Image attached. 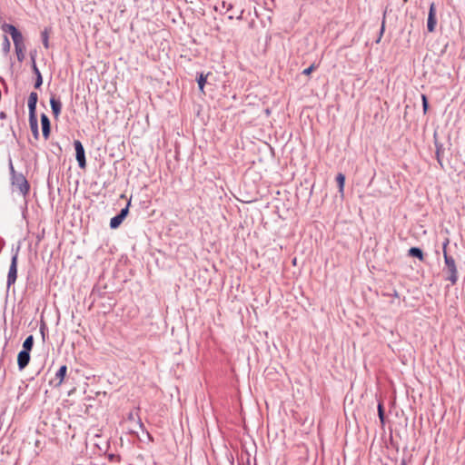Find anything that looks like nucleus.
<instances>
[{
  "label": "nucleus",
  "instance_id": "obj_1",
  "mask_svg": "<svg viewBox=\"0 0 465 465\" xmlns=\"http://www.w3.org/2000/svg\"><path fill=\"white\" fill-rule=\"evenodd\" d=\"M443 258L444 267L442 272L445 274V280L450 282V283L454 285L459 279L456 262L452 256L448 254V252H445V257Z\"/></svg>",
  "mask_w": 465,
  "mask_h": 465
},
{
  "label": "nucleus",
  "instance_id": "obj_2",
  "mask_svg": "<svg viewBox=\"0 0 465 465\" xmlns=\"http://www.w3.org/2000/svg\"><path fill=\"white\" fill-rule=\"evenodd\" d=\"M11 184L16 188L19 193L25 198L30 191V184L23 173L11 177Z\"/></svg>",
  "mask_w": 465,
  "mask_h": 465
},
{
  "label": "nucleus",
  "instance_id": "obj_3",
  "mask_svg": "<svg viewBox=\"0 0 465 465\" xmlns=\"http://www.w3.org/2000/svg\"><path fill=\"white\" fill-rule=\"evenodd\" d=\"M18 252H19V247L15 250L14 252L12 259H11V264L9 267L8 274H7V289L13 285L17 278V261H18Z\"/></svg>",
  "mask_w": 465,
  "mask_h": 465
},
{
  "label": "nucleus",
  "instance_id": "obj_4",
  "mask_svg": "<svg viewBox=\"0 0 465 465\" xmlns=\"http://www.w3.org/2000/svg\"><path fill=\"white\" fill-rule=\"evenodd\" d=\"M74 149H75V156L78 162V165L80 168H85L86 160H85V153L84 148L82 143L79 140H75L74 142Z\"/></svg>",
  "mask_w": 465,
  "mask_h": 465
},
{
  "label": "nucleus",
  "instance_id": "obj_5",
  "mask_svg": "<svg viewBox=\"0 0 465 465\" xmlns=\"http://www.w3.org/2000/svg\"><path fill=\"white\" fill-rule=\"evenodd\" d=\"M437 25V19H436V12H435V5L432 3L430 6L428 20H427V29L429 32H433L435 30Z\"/></svg>",
  "mask_w": 465,
  "mask_h": 465
},
{
  "label": "nucleus",
  "instance_id": "obj_6",
  "mask_svg": "<svg viewBox=\"0 0 465 465\" xmlns=\"http://www.w3.org/2000/svg\"><path fill=\"white\" fill-rule=\"evenodd\" d=\"M30 361V352L21 351L17 356V364L20 371L24 370Z\"/></svg>",
  "mask_w": 465,
  "mask_h": 465
},
{
  "label": "nucleus",
  "instance_id": "obj_7",
  "mask_svg": "<svg viewBox=\"0 0 465 465\" xmlns=\"http://www.w3.org/2000/svg\"><path fill=\"white\" fill-rule=\"evenodd\" d=\"M38 100V94L35 92H32L28 97V109L29 114H36V104Z\"/></svg>",
  "mask_w": 465,
  "mask_h": 465
},
{
  "label": "nucleus",
  "instance_id": "obj_8",
  "mask_svg": "<svg viewBox=\"0 0 465 465\" xmlns=\"http://www.w3.org/2000/svg\"><path fill=\"white\" fill-rule=\"evenodd\" d=\"M50 105L54 118H58L62 110L61 101L53 96L50 99Z\"/></svg>",
  "mask_w": 465,
  "mask_h": 465
},
{
  "label": "nucleus",
  "instance_id": "obj_9",
  "mask_svg": "<svg viewBox=\"0 0 465 465\" xmlns=\"http://www.w3.org/2000/svg\"><path fill=\"white\" fill-rule=\"evenodd\" d=\"M41 124H42V133L43 136L47 139L50 134V120L48 116L45 114L41 115Z\"/></svg>",
  "mask_w": 465,
  "mask_h": 465
},
{
  "label": "nucleus",
  "instance_id": "obj_10",
  "mask_svg": "<svg viewBox=\"0 0 465 465\" xmlns=\"http://www.w3.org/2000/svg\"><path fill=\"white\" fill-rule=\"evenodd\" d=\"M29 124L34 137L38 139L39 131L36 114H29Z\"/></svg>",
  "mask_w": 465,
  "mask_h": 465
},
{
  "label": "nucleus",
  "instance_id": "obj_11",
  "mask_svg": "<svg viewBox=\"0 0 465 465\" xmlns=\"http://www.w3.org/2000/svg\"><path fill=\"white\" fill-rule=\"evenodd\" d=\"M143 424L141 421L140 419H138L136 421L133 422L129 427V432L132 434H138V430H143Z\"/></svg>",
  "mask_w": 465,
  "mask_h": 465
},
{
  "label": "nucleus",
  "instance_id": "obj_12",
  "mask_svg": "<svg viewBox=\"0 0 465 465\" xmlns=\"http://www.w3.org/2000/svg\"><path fill=\"white\" fill-rule=\"evenodd\" d=\"M12 39L14 42L15 48L25 46L24 43L23 35L19 31H17L15 35L13 34Z\"/></svg>",
  "mask_w": 465,
  "mask_h": 465
},
{
  "label": "nucleus",
  "instance_id": "obj_13",
  "mask_svg": "<svg viewBox=\"0 0 465 465\" xmlns=\"http://www.w3.org/2000/svg\"><path fill=\"white\" fill-rule=\"evenodd\" d=\"M409 255L412 256V257H416L420 261H423V259H424L423 252L419 247H411L409 250Z\"/></svg>",
  "mask_w": 465,
  "mask_h": 465
},
{
  "label": "nucleus",
  "instance_id": "obj_14",
  "mask_svg": "<svg viewBox=\"0 0 465 465\" xmlns=\"http://www.w3.org/2000/svg\"><path fill=\"white\" fill-rule=\"evenodd\" d=\"M34 346V337L33 335H29L23 343V351H26L28 352L31 351Z\"/></svg>",
  "mask_w": 465,
  "mask_h": 465
},
{
  "label": "nucleus",
  "instance_id": "obj_15",
  "mask_svg": "<svg viewBox=\"0 0 465 465\" xmlns=\"http://www.w3.org/2000/svg\"><path fill=\"white\" fill-rule=\"evenodd\" d=\"M336 182L338 183L339 192L343 193L344 191V183H345V175L341 173H339L336 176Z\"/></svg>",
  "mask_w": 465,
  "mask_h": 465
},
{
  "label": "nucleus",
  "instance_id": "obj_16",
  "mask_svg": "<svg viewBox=\"0 0 465 465\" xmlns=\"http://www.w3.org/2000/svg\"><path fill=\"white\" fill-rule=\"evenodd\" d=\"M1 29L3 32L10 34L11 36L18 31L15 25L6 23L2 25Z\"/></svg>",
  "mask_w": 465,
  "mask_h": 465
},
{
  "label": "nucleus",
  "instance_id": "obj_17",
  "mask_svg": "<svg viewBox=\"0 0 465 465\" xmlns=\"http://www.w3.org/2000/svg\"><path fill=\"white\" fill-rule=\"evenodd\" d=\"M66 371H67V367L65 365L61 366L59 368V370L57 371L55 377H56V379L59 380V384H61L62 381H64V376L66 374Z\"/></svg>",
  "mask_w": 465,
  "mask_h": 465
},
{
  "label": "nucleus",
  "instance_id": "obj_18",
  "mask_svg": "<svg viewBox=\"0 0 465 465\" xmlns=\"http://www.w3.org/2000/svg\"><path fill=\"white\" fill-rule=\"evenodd\" d=\"M42 42L44 46L48 49L49 48V31L47 28H45L41 33Z\"/></svg>",
  "mask_w": 465,
  "mask_h": 465
},
{
  "label": "nucleus",
  "instance_id": "obj_19",
  "mask_svg": "<svg viewBox=\"0 0 465 465\" xmlns=\"http://www.w3.org/2000/svg\"><path fill=\"white\" fill-rule=\"evenodd\" d=\"M207 75H205L203 73H201L199 76L197 77V83L199 89L203 92L204 85L206 84Z\"/></svg>",
  "mask_w": 465,
  "mask_h": 465
},
{
  "label": "nucleus",
  "instance_id": "obj_20",
  "mask_svg": "<svg viewBox=\"0 0 465 465\" xmlns=\"http://www.w3.org/2000/svg\"><path fill=\"white\" fill-rule=\"evenodd\" d=\"M15 54H16V56H17V60L19 62H23L25 60V46L24 47H15Z\"/></svg>",
  "mask_w": 465,
  "mask_h": 465
},
{
  "label": "nucleus",
  "instance_id": "obj_21",
  "mask_svg": "<svg viewBox=\"0 0 465 465\" xmlns=\"http://www.w3.org/2000/svg\"><path fill=\"white\" fill-rule=\"evenodd\" d=\"M123 221L124 220H122L118 215H115L110 221V227L112 229H115L120 226V224L123 223Z\"/></svg>",
  "mask_w": 465,
  "mask_h": 465
},
{
  "label": "nucleus",
  "instance_id": "obj_22",
  "mask_svg": "<svg viewBox=\"0 0 465 465\" xmlns=\"http://www.w3.org/2000/svg\"><path fill=\"white\" fill-rule=\"evenodd\" d=\"M10 47H11V45H10V42H9V39L6 35L4 36V39H3V50L5 54L9 53L10 51Z\"/></svg>",
  "mask_w": 465,
  "mask_h": 465
},
{
  "label": "nucleus",
  "instance_id": "obj_23",
  "mask_svg": "<svg viewBox=\"0 0 465 465\" xmlns=\"http://www.w3.org/2000/svg\"><path fill=\"white\" fill-rule=\"evenodd\" d=\"M31 60H32V69H33V72L35 74V76L37 77V75H42L40 70L38 69V67L36 65L35 58L34 55L31 56Z\"/></svg>",
  "mask_w": 465,
  "mask_h": 465
},
{
  "label": "nucleus",
  "instance_id": "obj_24",
  "mask_svg": "<svg viewBox=\"0 0 465 465\" xmlns=\"http://www.w3.org/2000/svg\"><path fill=\"white\" fill-rule=\"evenodd\" d=\"M129 205L130 203H127V205L121 210V212L117 214L122 220H124V218L127 216L129 212Z\"/></svg>",
  "mask_w": 465,
  "mask_h": 465
},
{
  "label": "nucleus",
  "instance_id": "obj_25",
  "mask_svg": "<svg viewBox=\"0 0 465 465\" xmlns=\"http://www.w3.org/2000/svg\"><path fill=\"white\" fill-rule=\"evenodd\" d=\"M378 415H379V418L381 421V423L384 422V410H383V406H382V403H379L378 404Z\"/></svg>",
  "mask_w": 465,
  "mask_h": 465
},
{
  "label": "nucleus",
  "instance_id": "obj_26",
  "mask_svg": "<svg viewBox=\"0 0 465 465\" xmlns=\"http://www.w3.org/2000/svg\"><path fill=\"white\" fill-rule=\"evenodd\" d=\"M423 113L426 114L429 108L428 99L425 94H421Z\"/></svg>",
  "mask_w": 465,
  "mask_h": 465
},
{
  "label": "nucleus",
  "instance_id": "obj_27",
  "mask_svg": "<svg viewBox=\"0 0 465 465\" xmlns=\"http://www.w3.org/2000/svg\"><path fill=\"white\" fill-rule=\"evenodd\" d=\"M316 68V65L314 64H312L311 66H309L308 68L304 69L302 71V74L304 75H310L311 73Z\"/></svg>",
  "mask_w": 465,
  "mask_h": 465
},
{
  "label": "nucleus",
  "instance_id": "obj_28",
  "mask_svg": "<svg viewBox=\"0 0 465 465\" xmlns=\"http://www.w3.org/2000/svg\"><path fill=\"white\" fill-rule=\"evenodd\" d=\"M43 84V77L42 75H37V77L35 78V88H40V86L42 85Z\"/></svg>",
  "mask_w": 465,
  "mask_h": 465
},
{
  "label": "nucleus",
  "instance_id": "obj_29",
  "mask_svg": "<svg viewBox=\"0 0 465 465\" xmlns=\"http://www.w3.org/2000/svg\"><path fill=\"white\" fill-rule=\"evenodd\" d=\"M450 243V240L449 238H446L442 243V252H443V257H445V252H447V247Z\"/></svg>",
  "mask_w": 465,
  "mask_h": 465
},
{
  "label": "nucleus",
  "instance_id": "obj_30",
  "mask_svg": "<svg viewBox=\"0 0 465 465\" xmlns=\"http://www.w3.org/2000/svg\"><path fill=\"white\" fill-rule=\"evenodd\" d=\"M9 169H10L11 177H14V175H18L20 173L15 172L12 161H10V163H9Z\"/></svg>",
  "mask_w": 465,
  "mask_h": 465
},
{
  "label": "nucleus",
  "instance_id": "obj_31",
  "mask_svg": "<svg viewBox=\"0 0 465 465\" xmlns=\"http://www.w3.org/2000/svg\"><path fill=\"white\" fill-rule=\"evenodd\" d=\"M384 29H385V21L383 20L382 21V24H381V30H380V35H379V38L377 39V43H379L381 41V38L384 33Z\"/></svg>",
  "mask_w": 465,
  "mask_h": 465
},
{
  "label": "nucleus",
  "instance_id": "obj_32",
  "mask_svg": "<svg viewBox=\"0 0 465 465\" xmlns=\"http://www.w3.org/2000/svg\"><path fill=\"white\" fill-rule=\"evenodd\" d=\"M222 7L225 8L227 11H230L232 8V5L231 3H227L225 1H223Z\"/></svg>",
  "mask_w": 465,
  "mask_h": 465
},
{
  "label": "nucleus",
  "instance_id": "obj_33",
  "mask_svg": "<svg viewBox=\"0 0 465 465\" xmlns=\"http://www.w3.org/2000/svg\"><path fill=\"white\" fill-rule=\"evenodd\" d=\"M26 210H27V202L25 201V207H24V210H23V216H24V217H25V215Z\"/></svg>",
  "mask_w": 465,
  "mask_h": 465
},
{
  "label": "nucleus",
  "instance_id": "obj_34",
  "mask_svg": "<svg viewBox=\"0 0 465 465\" xmlns=\"http://www.w3.org/2000/svg\"><path fill=\"white\" fill-rule=\"evenodd\" d=\"M129 420H130V422H132V423H133V422H134V421H136V420L134 418V415H133L132 413L129 415Z\"/></svg>",
  "mask_w": 465,
  "mask_h": 465
},
{
  "label": "nucleus",
  "instance_id": "obj_35",
  "mask_svg": "<svg viewBox=\"0 0 465 465\" xmlns=\"http://www.w3.org/2000/svg\"><path fill=\"white\" fill-rule=\"evenodd\" d=\"M6 114L5 112H0V119H5Z\"/></svg>",
  "mask_w": 465,
  "mask_h": 465
},
{
  "label": "nucleus",
  "instance_id": "obj_36",
  "mask_svg": "<svg viewBox=\"0 0 465 465\" xmlns=\"http://www.w3.org/2000/svg\"><path fill=\"white\" fill-rule=\"evenodd\" d=\"M400 465H407L406 460H405L404 459H402V460H401V464H400Z\"/></svg>",
  "mask_w": 465,
  "mask_h": 465
},
{
  "label": "nucleus",
  "instance_id": "obj_37",
  "mask_svg": "<svg viewBox=\"0 0 465 465\" xmlns=\"http://www.w3.org/2000/svg\"><path fill=\"white\" fill-rule=\"evenodd\" d=\"M437 155L439 156V152H437ZM438 163H440L441 164V162L439 158H438Z\"/></svg>",
  "mask_w": 465,
  "mask_h": 465
},
{
  "label": "nucleus",
  "instance_id": "obj_38",
  "mask_svg": "<svg viewBox=\"0 0 465 465\" xmlns=\"http://www.w3.org/2000/svg\"><path fill=\"white\" fill-rule=\"evenodd\" d=\"M393 296H395V297H397V296H398L397 292H395V293H393Z\"/></svg>",
  "mask_w": 465,
  "mask_h": 465
}]
</instances>
